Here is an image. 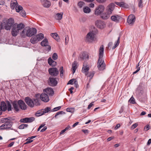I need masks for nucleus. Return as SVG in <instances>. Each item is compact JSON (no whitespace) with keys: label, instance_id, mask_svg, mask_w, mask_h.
I'll list each match as a JSON object with an SVG mask.
<instances>
[{"label":"nucleus","instance_id":"obj_1","mask_svg":"<svg viewBox=\"0 0 151 151\" xmlns=\"http://www.w3.org/2000/svg\"><path fill=\"white\" fill-rule=\"evenodd\" d=\"M24 27V25L21 23L19 24L14 23V19L12 18L9 19L5 26V28L7 30L12 29L11 33L14 37L17 35L19 31L23 29Z\"/></svg>","mask_w":151,"mask_h":151},{"label":"nucleus","instance_id":"obj_2","mask_svg":"<svg viewBox=\"0 0 151 151\" xmlns=\"http://www.w3.org/2000/svg\"><path fill=\"white\" fill-rule=\"evenodd\" d=\"M103 47V45H101L99 50V54L98 62V68L99 70H103L105 68V63L102 59L104 52Z\"/></svg>","mask_w":151,"mask_h":151},{"label":"nucleus","instance_id":"obj_3","mask_svg":"<svg viewBox=\"0 0 151 151\" xmlns=\"http://www.w3.org/2000/svg\"><path fill=\"white\" fill-rule=\"evenodd\" d=\"M24 101L27 105L30 107H33L35 106H37L40 105V103L37 99H32L29 97H26L25 98Z\"/></svg>","mask_w":151,"mask_h":151},{"label":"nucleus","instance_id":"obj_4","mask_svg":"<svg viewBox=\"0 0 151 151\" xmlns=\"http://www.w3.org/2000/svg\"><path fill=\"white\" fill-rule=\"evenodd\" d=\"M37 29L35 28L24 29L21 33V35L24 37L25 35L28 37H31L37 33Z\"/></svg>","mask_w":151,"mask_h":151},{"label":"nucleus","instance_id":"obj_5","mask_svg":"<svg viewBox=\"0 0 151 151\" xmlns=\"http://www.w3.org/2000/svg\"><path fill=\"white\" fill-rule=\"evenodd\" d=\"M104 9L105 7L103 5H99L96 8L95 14L96 15H100L103 12Z\"/></svg>","mask_w":151,"mask_h":151},{"label":"nucleus","instance_id":"obj_6","mask_svg":"<svg viewBox=\"0 0 151 151\" xmlns=\"http://www.w3.org/2000/svg\"><path fill=\"white\" fill-rule=\"evenodd\" d=\"M49 74L53 76H56L59 74L58 70L55 67L50 68L48 69Z\"/></svg>","mask_w":151,"mask_h":151},{"label":"nucleus","instance_id":"obj_7","mask_svg":"<svg viewBox=\"0 0 151 151\" xmlns=\"http://www.w3.org/2000/svg\"><path fill=\"white\" fill-rule=\"evenodd\" d=\"M95 34L93 31H91L88 33L86 35V40L88 42H92L94 38Z\"/></svg>","mask_w":151,"mask_h":151},{"label":"nucleus","instance_id":"obj_8","mask_svg":"<svg viewBox=\"0 0 151 151\" xmlns=\"http://www.w3.org/2000/svg\"><path fill=\"white\" fill-rule=\"evenodd\" d=\"M115 5L113 3H111L107 7L106 12L109 14H111L114 9Z\"/></svg>","mask_w":151,"mask_h":151},{"label":"nucleus","instance_id":"obj_9","mask_svg":"<svg viewBox=\"0 0 151 151\" xmlns=\"http://www.w3.org/2000/svg\"><path fill=\"white\" fill-rule=\"evenodd\" d=\"M40 98L42 101L45 102H47L49 100L48 95L44 92L40 94Z\"/></svg>","mask_w":151,"mask_h":151},{"label":"nucleus","instance_id":"obj_10","mask_svg":"<svg viewBox=\"0 0 151 151\" xmlns=\"http://www.w3.org/2000/svg\"><path fill=\"white\" fill-rule=\"evenodd\" d=\"M48 82L49 85L52 86H56L58 83L56 78L52 77L49 78Z\"/></svg>","mask_w":151,"mask_h":151},{"label":"nucleus","instance_id":"obj_11","mask_svg":"<svg viewBox=\"0 0 151 151\" xmlns=\"http://www.w3.org/2000/svg\"><path fill=\"white\" fill-rule=\"evenodd\" d=\"M18 103L19 108L22 110L26 109L27 106L23 101L20 100L18 101Z\"/></svg>","mask_w":151,"mask_h":151},{"label":"nucleus","instance_id":"obj_12","mask_svg":"<svg viewBox=\"0 0 151 151\" xmlns=\"http://www.w3.org/2000/svg\"><path fill=\"white\" fill-rule=\"evenodd\" d=\"M95 25L98 28L101 29L104 28L105 24L101 20H97L95 22Z\"/></svg>","mask_w":151,"mask_h":151},{"label":"nucleus","instance_id":"obj_13","mask_svg":"<svg viewBox=\"0 0 151 151\" xmlns=\"http://www.w3.org/2000/svg\"><path fill=\"white\" fill-rule=\"evenodd\" d=\"M43 92L49 95V96H52L54 93V91L52 88H49L43 90Z\"/></svg>","mask_w":151,"mask_h":151},{"label":"nucleus","instance_id":"obj_14","mask_svg":"<svg viewBox=\"0 0 151 151\" xmlns=\"http://www.w3.org/2000/svg\"><path fill=\"white\" fill-rule=\"evenodd\" d=\"M135 16L134 15L130 14L128 17L127 20V22L129 24H133L135 22Z\"/></svg>","mask_w":151,"mask_h":151},{"label":"nucleus","instance_id":"obj_15","mask_svg":"<svg viewBox=\"0 0 151 151\" xmlns=\"http://www.w3.org/2000/svg\"><path fill=\"white\" fill-rule=\"evenodd\" d=\"M89 56L87 53L83 52L81 53L79 55V58L81 60H85L86 59H88Z\"/></svg>","mask_w":151,"mask_h":151},{"label":"nucleus","instance_id":"obj_16","mask_svg":"<svg viewBox=\"0 0 151 151\" xmlns=\"http://www.w3.org/2000/svg\"><path fill=\"white\" fill-rule=\"evenodd\" d=\"M42 4L45 7H49L50 6V2L47 0H41Z\"/></svg>","mask_w":151,"mask_h":151},{"label":"nucleus","instance_id":"obj_17","mask_svg":"<svg viewBox=\"0 0 151 151\" xmlns=\"http://www.w3.org/2000/svg\"><path fill=\"white\" fill-rule=\"evenodd\" d=\"M121 18V17L118 15L112 16L111 17V19L112 21L116 22L119 21Z\"/></svg>","mask_w":151,"mask_h":151},{"label":"nucleus","instance_id":"obj_18","mask_svg":"<svg viewBox=\"0 0 151 151\" xmlns=\"http://www.w3.org/2000/svg\"><path fill=\"white\" fill-rule=\"evenodd\" d=\"M89 70V67L85 63L83 64V67L82 68V71L83 73H85V75H87L88 73Z\"/></svg>","mask_w":151,"mask_h":151},{"label":"nucleus","instance_id":"obj_19","mask_svg":"<svg viewBox=\"0 0 151 151\" xmlns=\"http://www.w3.org/2000/svg\"><path fill=\"white\" fill-rule=\"evenodd\" d=\"M48 60V64L54 67L56 65V62L53 60L51 57L49 58Z\"/></svg>","mask_w":151,"mask_h":151},{"label":"nucleus","instance_id":"obj_20","mask_svg":"<svg viewBox=\"0 0 151 151\" xmlns=\"http://www.w3.org/2000/svg\"><path fill=\"white\" fill-rule=\"evenodd\" d=\"M12 104L14 110L17 111H18L19 110V108L18 106V101L17 102L16 101H14L12 103Z\"/></svg>","mask_w":151,"mask_h":151},{"label":"nucleus","instance_id":"obj_21","mask_svg":"<svg viewBox=\"0 0 151 151\" xmlns=\"http://www.w3.org/2000/svg\"><path fill=\"white\" fill-rule=\"evenodd\" d=\"M13 120L12 118L11 117H9L7 118H3L0 119L1 122L2 123H6V122H8L10 121H12Z\"/></svg>","mask_w":151,"mask_h":151},{"label":"nucleus","instance_id":"obj_22","mask_svg":"<svg viewBox=\"0 0 151 151\" xmlns=\"http://www.w3.org/2000/svg\"><path fill=\"white\" fill-rule=\"evenodd\" d=\"M18 4L16 0H12L11 2V8L13 9H14L15 7Z\"/></svg>","mask_w":151,"mask_h":151},{"label":"nucleus","instance_id":"obj_23","mask_svg":"<svg viewBox=\"0 0 151 151\" xmlns=\"http://www.w3.org/2000/svg\"><path fill=\"white\" fill-rule=\"evenodd\" d=\"M0 107L3 111H5L7 109V105L4 101L1 102Z\"/></svg>","mask_w":151,"mask_h":151},{"label":"nucleus","instance_id":"obj_24","mask_svg":"<svg viewBox=\"0 0 151 151\" xmlns=\"http://www.w3.org/2000/svg\"><path fill=\"white\" fill-rule=\"evenodd\" d=\"M77 67V63L75 61L72 64V73L73 74H74L75 72Z\"/></svg>","mask_w":151,"mask_h":151},{"label":"nucleus","instance_id":"obj_25","mask_svg":"<svg viewBox=\"0 0 151 151\" xmlns=\"http://www.w3.org/2000/svg\"><path fill=\"white\" fill-rule=\"evenodd\" d=\"M51 36L57 41H59V37L57 33H51Z\"/></svg>","mask_w":151,"mask_h":151},{"label":"nucleus","instance_id":"obj_26","mask_svg":"<svg viewBox=\"0 0 151 151\" xmlns=\"http://www.w3.org/2000/svg\"><path fill=\"white\" fill-rule=\"evenodd\" d=\"M30 42L32 44H34L37 42L38 41L36 36H33L30 40Z\"/></svg>","mask_w":151,"mask_h":151},{"label":"nucleus","instance_id":"obj_27","mask_svg":"<svg viewBox=\"0 0 151 151\" xmlns=\"http://www.w3.org/2000/svg\"><path fill=\"white\" fill-rule=\"evenodd\" d=\"M106 12V13L103 14L101 16V18L103 19H106L110 17V15Z\"/></svg>","mask_w":151,"mask_h":151},{"label":"nucleus","instance_id":"obj_28","mask_svg":"<svg viewBox=\"0 0 151 151\" xmlns=\"http://www.w3.org/2000/svg\"><path fill=\"white\" fill-rule=\"evenodd\" d=\"M48 43L47 40L45 39L41 42V45L43 46H46L48 45Z\"/></svg>","mask_w":151,"mask_h":151},{"label":"nucleus","instance_id":"obj_29","mask_svg":"<svg viewBox=\"0 0 151 151\" xmlns=\"http://www.w3.org/2000/svg\"><path fill=\"white\" fill-rule=\"evenodd\" d=\"M63 14V13L62 12L57 14L55 17L56 19L58 20H61L62 18Z\"/></svg>","mask_w":151,"mask_h":151},{"label":"nucleus","instance_id":"obj_30","mask_svg":"<svg viewBox=\"0 0 151 151\" xmlns=\"http://www.w3.org/2000/svg\"><path fill=\"white\" fill-rule=\"evenodd\" d=\"M38 41L41 40L44 38V35L42 33H40L36 35Z\"/></svg>","mask_w":151,"mask_h":151},{"label":"nucleus","instance_id":"obj_31","mask_svg":"<svg viewBox=\"0 0 151 151\" xmlns=\"http://www.w3.org/2000/svg\"><path fill=\"white\" fill-rule=\"evenodd\" d=\"M44 114V113L43 112V109H42L41 110L38 111L35 114V116H40Z\"/></svg>","mask_w":151,"mask_h":151},{"label":"nucleus","instance_id":"obj_32","mask_svg":"<svg viewBox=\"0 0 151 151\" xmlns=\"http://www.w3.org/2000/svg\"><path fill=\"white\" fill-rule=\"evenodd\" d=\"M83 12L86 13H89L91 12L90 9L88 7L86 6L83 9Z\"/></svg>","mask_w":151,"mask_h":151},{"label":"nucleus","instance_id":"obj_33","mask_svg":"<svg viewBox=\"0 0 151 151\" xmlns=\"http://www.w3.org/2000/svg\"><path fill=\"white\" fill-rule=\"evenodd\" d=\"M7 126V127L8 129H9L11 128L13 124V123L12 122V121H10L9 122H6L5 123Z\"/></svg>","mask_w":151,"mask_h":151},{"label":"nucleus","instance_id":"obj_34","mask_svg":"<svg viewBox=\"0 0 151 151\" xmlns=\"http://www.w3.org/2000/svg\"><path fill=\"white\" fill-rule=\"evenodd\" d=\"M16 10L17 12H19L23 9L22 7L21 6H19L16 7Z\"/></svg>","mask_w":151,"mask_h":151},{"label":"nucleus","instance_id":"obj_35","mask_svg":"<svg viewBox=\"0 0 151 151\" xmlns=\"http://www.w3.org/2000/svg\"><path fill=\"white\" fill-rule=\"evenodd\" d=\"M116 4L122 7H124L125 6V3L123 2H116Z\"/></svg>","mask_w":151,"mask_h":151},{"label":"nucleus","instance_id":"obj_36","mask_svg":"<svg viewBox=\"0 0 151 151\" xmlns=\"http://www.w3.org/2000/svg\"><path fill=\"white\" fill-rule=\"evenodd\" d=\"M67 112L73 113L74 112L75 108H68L66 109Z\"/></svg>","mask_w":151,"mask_h":151},{"label":"nucleus","instance_id":"obj_37","mask_svg":"<svg viewBox=\"0 0 151 151\" xmlns=\"http://www.w3.org/2000/svg\"><path fill=\"white\" fill-rule=\"evenodd\" d=\"M85 5V3L83 1H80L79 2L78 4L79 7L81 8Z\"/></svg>","mask_w":151,"mask_h":151},{"label":"nucleus","instance_id":"obj_38","mask_svg":"<svg viewBox=\"0 0 151 151\" xmlns=\"http://www.w3.org/2000/svg\"><path fill=\"white\" fill-rule=\"evenodd\" d=\"M44 114L49 112L51 110V108L47 107L44 109H42Z\"/></svg>","mask_w":151,"mask_h":151},{"label":"nucleus","instance_id":"obj_39","mask_svg":"<svg viewBox=\"0 0 151 151\" xmlns=\"http://www.w3.org/2000/svg\"><path fill=\"white\" fill-rule=\"evenodd\" d=\"M8 129L7 127V126L5 123H4L2 124L1 126H0V129L1 130H3L4 129Z\"/></svg>","mask_w":151,"mask_h":151},{"label":"nucleus","instance_id":"obj_40","mask_svg":"<svg viewBox=\"0 0 151 151\" xmlns=\"http://www.w3.org/2000/svg\"><path fill=\"white\" fill-rule=\"evenodd\" d=\"M19 12L20 14L23 17H24L26 16V12L24 10H22Z\"/></svg>","mask_w":151,"mask_h":151},{"label":"nucleus","instance_id":"obj_41","mask_svg":"<svg viewBox=\"0 0 151 151\" xmlns=\"http://www.w3.org/2000/svg\"><path fill=\"white\" fill-rule=\"evenodd\" d=\"M35 119V118L32 117H27V122H31L33 121Z\"/></svg>","mask_w":151,"mask_h":151},{"label":"nucleus","instance_id":"obj_42","mask_svg":"<svg viewBox=\"0 0 151 151\" xmlns=\"http://www.w3.org/2000/svg\"><path fill=\"white\" fill-rule=\"evenodd\" d=\"M119 40H120V37H119L118 39V40L116 44H115L114 46H113L112 49H114L116 47H117L119 45Z\"/></svg>","mask_w":151,"mask_h":151},{"label":"nucleus","instance_id":"obj_43","mask_svg":"<svg viewBox=\"0 0 151 151\" xmlns=\"http://www.w3.org/2000/svg\"><path fill=\"white\" fill-rule=\"evenodd\" d=\"M94 74V71L90 72L89 75L88 76V77L90 78V80H91Z\"/></svg>","mask_w":151,"mask_h":151},{"label":"nucleus","instance_id":"obj_44","mask_svg":"<svg viewBox=\"0 0 151 151\" xmlns=\"http://www.w3.org/2000/svg\"><path fill=\"white\" fill-rule=\"evenodd\" d=\"M58 58V56L56 53H54L52 55V58L54 60H56Z\"/></svg>","mask_w":151,"mask_h":151},{"label":"nucleus","instance_id":"obj_45","mask_svg":"<svg viewBox=\"0 0 151 151\" xmlns=\"http://www.w3.org/2000/svg\"><path fill=\"white\" fill-rule=\"evenodd\" d=\"M60 75L61 77H62L63 76V73L64 71L63 70V67L62 66L60 69Z\"/></svg>","mask_w":151,"mask_h":151},{"label":"nucleus","instance_id":"obj_46","mask_svg":"<svg viewBox=\"0 0 151 151\" xmlns=\"http://www.w3.org/2000/svg\"><path fill=\"white\" fill-rule=\"evenodd\" d=\"M20 122H21L28 123L27 117L21 119L20 120Z\"/></svg>","mask_w":151,"mask_h":151},{"label":"nucleus","instance_id":"obj_47","mask_svg":"<svg viewBox=\"0 0 151 151\" xmlns=\"http://www.w3.org/2000/svg\"><path fill=\"white\" fill-rule=\"evenodd\" d=\"M129 101L131 104H134L135 103V101L134 99L132 97L130 98Z\"/></svg>","mask_w":151,"mask_h":151},{"label":"nucleus","instance_id":"obj_48","mask_svg":"<svg viewBox=\"0 0 151 151\" xmlns=\"http://www.w3.org/2000/svg\"><path fill=\"white\" fill-rule=\"evenodd\" d=\"M65 114V113L64 112H63V111H59L56 113V114H55V116L54 117H55V118H56V117L58 115L60 114Z\"/></svg>","mask_w":151,"mask_h":151},{"label":"nucleus","instance_id":"obj_49","mask_svg":"<svg viewBox=\"0 0 151 151\" xmlns=\"http://www.w3.org/2000/svg\"><path fill=\"white\" fill-rule=\"evenodd\" d=\"M61 108V106H59L55 108L52 109V111H56L60 109Z\"/></svg>","mask_w":151,"mask_h":151},{"label":"nucleus","instance_id":"obj_50","mask_svg":"<svg viewBox=\"0 0 151 151\" xmlns=\"http://www.w3.org/2000/svg\"><path fill=\"white\" fill-rule=\"evenodd\" d=\"M138 6L141 7L142 6V0H138Z\"/></svg>","mask_w":151,"mask_h":151},{"label":"nucleus","instance_id":"obj_51","mask_svg":"<svg viewBox=\"0 0 151 151\" xmlns=\"http://www.w3.org/2000/svg\"><path fill=\"white\" fill-rule=\"evenodd\" d=\"M76 81L75 79H72L70 80L68 82V84H73V82H74V81Z\"/></svg>","mask_w":151,"mask_h":151},{"label":"nucleus","instance_id":"obj_52","mask_svg":"<svg viewBox=\"0 0 151 151\" xmlns=\"http://www.w3.org/2000/svg\"><path fill=\"white\" fill-rule=\"evenodd\" d=\"M7 110L9 111L11 110V105L10 103L9 102L7 104Z\"/></svg>","mask_w":151,"mask_h":151},{"label":"nucleus","instance_id":"obj_53","mask_svg":"<svg viewBox=\"0 0 151 151\" xmlns=\"http://www.w3.org/2000/svg\"><path fill=\"white\" fill-rule=\"evenodd\" d=\"M65 44H67L69 41V38L68 35H65Z\"/></svg>","mask_w":151,"mask_h":151},{"label":"nucleus","instance_id":"obj_54","mask_svg":"<svg viewBox=\"0 0 151 151\" xmlns=\"http://www.w3.org/2000/svg\"><path fill=\"white\" fill-rule=\"evenodd\" d=\"M137 123H135L131 126V128L132 129H134L137 126Z\"/></svg>","mask_w":151,"mask_h":151},{"label":"nucleus","instance_id":"obj_55","mask_svg":"<svg viewBox=\"0 0 151 151\" xmlns=\"http://www.w3.org/2000/svg\"><path fill=\"white\" fill-rule=\"evenodd\" d=\"M93 105V102L91 103L88 105L87 107V109H90Z\"/></svg>","mask_w":151,"mask_h":151},{"label":"nucleus","instance_id":"obj_56","mask_svg":"<svg viewBox=\"0 0 151 151\" xmlns=\"http://www.w3.org/2000/svg\"><path fill=\"white\" fill-rule=\"evenodd\" d=\"M45 125V124H41V125H40L39 127V128H38V129H37V131H39L40 129L42 128V127H44V126Z\"/></svg>","mask_w":151,"mask_h":151},{"label":"nucleus","instance_id":"obj_57","mask_svg":"<svg viewBox=\"0 0 151 151\" xmlns=\"http://www.w3.org/2000/svg\"><path fill=\"white\" fill-rule=\"evenodd\" d=\"M82 131L86 134H87L88 133V131L87 129H82Z\"/></svg>","mask_w":151,"mask_h":151},{"label":"nucleus","instance_id":"obj_58","mask_svg":"<svg viewBox=\"0 0 151 151\" xmlns=\"http://www.w3.org/2000/svg\"><path fill=\"white\" fill-rule=\"evenodd\" d=\"M26 140H27L26 142L24 144H28L29 143H31L33 142V140L31 139H28L27 140V139Z\"/></svg>","mask_w":151,"mask_h":151},{"label":"nucleus","instance_id":"obj_59","mask_svg":"<svg viewBox=\"0 0 151 151\" xmlns=\"http://www.w3.org/2000/svg\"><path fill=\"white\" fill-rule=\"evenodd\" d=\"M99 3H103L105 2L106 0H96Z\"/></svg>","mask_w":151,"mask_h":151},{"label":"nucleus","instance_id":"obj_60","mask_svg":"<svg viewBox=\"0 0 151 151\" xmlns=\"http://www.w3.org/2000/svg\"><path fill=\"white\" fill-rule=\"evenodd\" d=\"M150 129V126L149 125H147L146 126L144 127V129L146 131H147Z\"/></svg>","mask_w":151,"mask_h":151},{"label":"nucleus","instance_id":"obj_61","mask_svg":"<svg viewBox=\"0 0 151 151\" xmlns=\"http://www.w3.org/2000/svg\"><path fill=\"white\" fill-rule=\"evenodd\" d=\"M40 95L39 94H37L35 95V97L36 98V99H38V98H40Z\"/></svg>","mask_w":151,"mask_h":151},{"label":"nucleus","instance_id":"obj_62","mask_svg":"<svg viewBox=\"0 0 151 151\" xmlns=\"http://www.w3.org/2000/svg\"><path fill=\"white\" fill-rule=\"evenodd\" d=\"M47 129V127H44V128L42 129L40 131L41 132H43L45 131Z\"/></svg>","mask_w":151,"mask_h":151},{"label":"nucleus","instance_id":"obj_63","mask_svg":"<svg viewBox=\"0 0 151 151\" xmlns=\"http://www.w3.org/2000/svg\"><path fill=\"white\" fill-rule=\"evenodd\" d=\"M74 83L75 84V86L77 88L78 87L77 81H75L74 82Z\"/></svg>","mask_w":151,"mask_h":151},{"label":"nucleus","instance_id":"obj_64","mask_svg":"<svg viewBox=\"0 0 151 151\" xmlns=\"http://www.w3.org/2000/svg\"><path fill=\"white\" fill-rule=\"evenodd\" d=\"M19 128L20 129H24V126L23 125V124L19 125Z\"/></svg>","mask_w":151,"mask_h":151}]
</instances>
